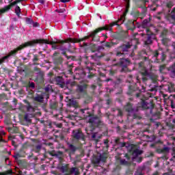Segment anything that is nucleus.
<instances>
[{
	"label": "nucleus",
	"mask_w": 175,
	"mask_h": 175,
	"mask_svg": "<svg viewBox=\"0 0 175 175\" xmlns=\"http://www.w3.org/2000/svg\"><path fill=\"white\" fill-rule=\"evenodd\" d=\"M77 42L75 38H68L65 40H59L55 41H49L44 39H36L31 41H28L27 46L33 47L36 44H51L52 46L53 50H61L62 55L66 57L67 59H70V58L74 60V56H68L66 51L70 52V44L69 43H76Z\"/></svg>",
	"instance_id": "nucleus-1"
},
{
	"label": "nucleus",
	"mask_w": 175,
	"mask_h": 175,
	"mask_svg": "<svg viewBox=\"0 0 175 175\" xmlns=\"http://www.w3.org/2000/svg\"><path fill=\"white\" fill-rule=\"evenodd\" d=\"M114 25L120 27V25L117 24V22H113L109 25H106L103 27L96 29L88 36H86L82 38H75V40H77L76 43H80L81 47H87L88 46V42H85V41L89 40V42H100V38L99 36H97L98 33L102 32V31H110V32H113V27H114ZM90 38H92V39L90 40Z\"/></svg>",
	"instance_id": "nucleus-2"
},
{
	"label": "nucleus",
	"mask_w": 175,
	"mask_h": 175,
	"mask_svg": "<svg viewBox=\"0 0 175 175\" xmlns=\"http://www.w3.org/2000/svg\"><path fill=\"white\" fill-rule=\"evenodd\" d=\"M154 107H155V104L153 100L146 101L145 100H142L139 106L136 109L133 108V104L131 103H127L124 106V110L128 113L129 116H131L134 113H137L142 109V110H149L148 115L154 116Z\"/></svg>",
	"instance_id": "nucleus-3"
},
{
	"label": "nucleus",
	"mask_w": 175,
	"mask_h": 175,
	"mask_svg": "<svg viewBox=\"0 0 175 175\" xmlns=\"http://www.w3.org/2000/svg\"><path fill=\"white\" fill-rule=\"evenodd\" d=\"M80 111L84 118H88L91 132H94L96 128H102V126H105V123L102 121V119L98 115H94V113L90 112L88 109H81Z\"/></svg>",
	"instance_id": "nucleus-4"
},
{
	"label": "nucleus",
	"mask_w": 175,
	"mask_h": 175,
	"mask_svg": "<svg viewBox=\"0 0 175 175\" xmlns=\"http://www.w3.org/2000/svg\"><path fill=\"white\" fill-rule=\"evenodd\" d=\"M27 47H28V44L26 42L21 44L19 46L14 49V50L10 51V53L7 55L3 56L0 59V65H2V64H5V62H8L10 57H14L17 55V54H18V51H21V50H24V49H27Z\"/></svg>",
	"instance_id": "nucleus-5"
},
{
	"label": "nucleus",
	"mask_w": 175,
	"mask_h": 175,
	"mask_svg": "<svg viewBox=\"0 0 175 175\" xmlns=\"http://www.w3.org/2000/svg\"><path fill=\"white\" fill-rule=\"evenodd\" d=\"M131 49H132V44H131L130 42L121 44L117 48V52L116 54V57H122V55H124V54H128Z\"/></svg>",
	"instance_id": "nucleus-6"
},
{
	"label": "nucleus",
	"mask_w": 175,
	"mask_h": 175,
	"mask_svg": "<svg viewBox=\"0 0 175 175\" xmlns=\"http://www.w3.org/2000/svg\"><path fill=\"white\" fill-rule=\"evenodd\" d=\"M60 170L62 173H64V175L80 174V172H79V168L76 167L69 168V164L62 165L60 168Z\"/></svg>",
	"instance_id": "nucleus-7"
},
{
	"label": "nucleus",
	"mask_w": 175,
	"mask_h": 175,
	"mask_svg": "<svg viewBox=\"0 0 175 175\" xmlns=\"http://www.w3.org/2000/svg\"><path fill=\"white\" fill-rule=\"evenodd\" d=\"M131 64V60L129 59L121 58L120 60L116 64H112L113 66H120L122 69L120 70L121 73H126L128 72V66Z\"/></svg>",
	"instance_id": "nucleus-8"
},
{
	"label": "nucleus",
	"mask_w": 175,
	"mask_h": 175,
	"mask_svg": "<svg viewBox=\"0 0 175 175\" xmlns=\"http://www.w3.org/2000/svg\"><path fill=\"white\" fill-rule=\"evenodd\" d=\"M72 137V139L77 142L81 141L85 142V135H84V133L81 131V129L73 130Z\"/></svg>",
	"instance_id": "nucleus-9"
},
{
	"label": "nucleus",
	"mask_w": 175,
	"mask_h": 175,
	"mask_svg": "<svg viewBox=\"0 0 175 175\" xmlns=\"http://www.w3.org/2000/svg\"><path fill=\"white\" fill-rule=\"evenodd\" d=\"M146 36L145 37L146 40H144L145 46H150L152 44V40L155 39V34L150 30V29H146Z\"/></svg>",
	"instance_id": "nucleus-10"
},
{
	"label": "nucleus",
	"mask_w": 175,
	"mask_h": 175,
	"mask_svg": "<svg viewBox=\"0 0 175 175\" xmlns=\"http://www.w3.org/2000/svg\"><path fill=\"white\" fill-rule=\"evenodd\" d=\"M51 157H53V158H57L59 159V161H63L64 160V152L61 150H50L47 152Z\"/></svg>",
	"instance_id": "nucleus-11"
},
{
	"label": "nucleus",
	"mask_w": 175,
	"mask_h": 175,
	"mask_svg": "<svg viewBox=\"0 0 175 175\" xmlns=\"http://www.w3.org/2000/svg\"><path fill=\"white\" fill-rule=\"evenodd\" d=\"M33 70L34 72H38L35 81H38V83H43L44 80V72L40 70V68L38 67H35Z\"/></svg>",
	"instance_id": "nucleus-12"
},
{
	"label": "nucleus",
	"mask_w": 175,
	"mask_h": 175,
	"mask_svg": "<svg viewBox=\"0 0 175 175\" xmlns=\"http://www.w3.org/2000/svg\"><path fill=\"white\" fill-rule=\"evenodd\" d=\"M129 152L131 154H132L133 157V159H136V157H137V155H142V150L137 149L136 148V146L135 145H131V148L129 150Z\"/></svg>",
	"instance_id": "nucleus-13"
},
{
	"label": "nucleus",
	"mask_w": 175,
	"mask_h": 175,
	"mask_svg": "<svg viewBox=\"0 0 175 175\" xmlns=\"http://www.w3.org/2000/svg\"><path fill=\"white\" fill-rule=\"evenodd\" d=\"M23 0H16L15 1L10 3L8 5H5L2 10L0 11L1 13H7L9 10L13 8L15 5H17V3H20V2H22Z\"/></svg>",
	"instance_id": "nucleus-14"
},
{
	"label": "nucleus",
	"mask_w": 175,
	"mask_h": 175,
	"mask_svg": "<svg viewBox=\"0 0 175 175\" xmlns=\"http://www.w3.org/2000/svg\"><path fill=\"white\" fill-rule=\"evenodd\" d=\"M167 20L170 24H174V25H175V8H174L171 12L167 15Z\"/></svg>",
	"instance_id": "nucleus-15"
},
{
	"label": "nucleus",
	"mask_w": 175,
	"mask_h": 175,
	"mask_svg": "<svg viewBox=\"0 0 175 175\" xmlns=\"http://www.w3.org/2000/svg\"><path fill=\"white\" fill-rule=\"evenodd\" d=\"M58 54H59V53L58 52H55L53 53V63L55 65H62L64 62V59L62 58V57H56Z\"/></svg>",
	"instance_id": "nucleus-16"
},
{
	"label": "nucleus",
	"mask_w": 175,
	"mask_h": 175,
	"mask_svg": "<svg viewBox=\"0 0 175 175\" xmlns=\"http://www.w3.org/2000/svg\"><path fill=\"white\" fill-rule=\"evenodd\" d=\"M55 81L57 85H59L60 88H65V79L61 76H57L55 77Z\"/></svg>",
	"instance_id": "nucleus-17"
},
{
	"label": "nucleus",
	"mask_w": 175,
	"mask_h": 175,
	"mask_svg": "<svg viewBox=\"0 0 175 175\" xmlns=\"http://www.w3.org/2000/svg\"><path fill=\"white\" fill-rule=\"evenodd\" d=\"M135 22L136 23V21H132L129 20L127 21V23L125 24L126 27L127 28L128 31H135L136 29V25H135Z\"/></svg>",
	"instance_id": "nucleus-18"
},
{
	"label": "nucleus",
	"mask_w": 175,
	"mask_h": 175,
	"mask_svg": "<svg viewBox=\"0 0 175 175\" xmlns=\"http://www.w3.org/2000/svg\"><path fill=\"white\" fill-rule=\"evenodd\" d=\"M89 47L91 49L92 53L99 51V50H102L103 49L102 46H98V44L94 43H90Z\"/></svg>",
	"instance_id": "nucleus-19"
},
{
	"label": "nucleus",
	"mask_w": 175,
	"mask_h": 175,
	"mask_svg": "<svg viewBox=\"0 0 175 175\" xmlns=\"http://www.w3.org/2000/svg\"><path fill=\"white\" fill-rule=\"evenodd\" d=\"M68 148L70 150V152H69L70 158H72V156L75 155V154L76 153V151L79 150V148H77L76 146L72 144H68Z\"/></svg>",
	"instance_id": "nucleus-20"
},
{
	"label": "nucleus",
	"mask_w": 175,
	"mask_h": 175,
	"mask_svg": "<svg viewBox=\"0 0 175 175\" xmlns=\"http://www.w3.org/2000/svg\"><path fill=\"white\" fill-rule=\"evenodd\" d=\"M125 2L126 3L125 12L120 16V18L119 19V21L124 20L125 17H126V13L129 12V8H131V0L125 1Z\"/></svg>",
	"instance_id": "nucleus-21"
},
{
	"label": "nucleus",
	"mask_w": 175,
	"mask_h": 175,
	"mask_svg": "<svg viewBox=\"0 0 175 175\" xmlns=\"http://www.w3.org/2000/svg\"><path fill=\"white\" fill-rule=\"evenodd\" d=\"M126 38V35L125 34V33H120L115 36V39L118 42L120 41L124 42V40H125Z\"/></svg>",
	"instance_id": "nucleus-22"
},
{
	"label": "nucleus",
	"mask_w": 175,
	"mask_h": 175,
	"mask_svg": "<svg viewBox=\"0 0 175 175\" xmlns=\"http://www.w3.org/2000/svg\"><path fill=\"white\" fill-rule=\"evenodd\" d=\"M169 151H170V148L165 146L163 148H157L156 152L157 154H169Z\"/></svg>",
	"instance_id": "nucleus-23"
},
{
	"label": "nucleus",
	"mask_w": 175,
	"mask_h": 175,
	"mask_svg": "<svg viewBox=\"0 0 175 175\" xmlns=\"http://www.w3.org/2000/svg\"><path fill=\"white\" fill-rule=\"evenodd\" d=\"M99 158L100 161L105 163L106 161H107V158H109V153H107V152H104L99 154Z\"/></svg>",
	"instance_id": "nucleus-24"
},
{
	"label": "nucleus",
	"mask_w": 175,
	"mask_h": 175,
	"mask_svg": "<svg viewBox=\"0 0 175 175\" xmlns=\"http://www.w3.org/2000/svg\"><path fill=\"white\" fill-rule=\"evenodd\" d=\"M23 102L26 105V109L27 111H35V108L32 107L29 101H28L27 100H23Z\"/></svg>",
	"instance_id": "nucleus-25"
},
{
	"label": "nucleus",
	"mask_w": 175,
	"mask_h": 175,
	"mask_svg": "<svg viewBox=\"0 0 175 175\" xmlns=\"http://www.w3.org/2000/svg\"><path fill=\"white\" fill-rule=\"evenodd\" d=\"M100 139H102V135L98 136V133H93L92 134V140H94V142H95L96 144L98 143Z\"/></svg>",
	"instance_id": "nucleus-26"
},
{
	"label": "nucleus",
	"mask_w": 175,
	"mask_h": 175,
	"mask_svg": "<svg viewBox=\"0 0 175 175\" xmlns=\"http://www.w3.org/2000/svg\"><path fill=\"white\" fill-rule=\"evenodd\" d=\"M33 100L38 103H43L44 102L42 94H37L35 97H33Z\"/></svg>",
	"instance_id": "nucleus-27"
},
{
	"label": "nucleus",
	"mask_w": 175,
	"mask_h": 175,
	"mask_svg": "<svg viewBox=\"0 0 175 175\" xmlns=\"http://www.w3.org/2000/svg\"><path fill=\"white\" fill-rule=\"evenodd\" d=\"M137 2H142L144 6L142 7V5H140L139 8H142L144 14L147 13V7H146V3L148 2V0H137Z\"/></svg>",
	"instance_id": "nucleus-28"
},
{
	"label": "nucleus",
	"mask_w": 175,
	"mask_h": 175,
	"mask_svg": "<svg viewBox=\"0 0 175 175\" xmlns=\"http://www.w3.org/2000/svg\"><path fill=\"white\" fill-rule=\"evenodd\" d=\"M169 71L170 72V76L173 79L175 77V62L169 68Z\"/></svg>",
	"instance_id": "nucleus-29"
},
{
	"label": "nucleus",
	"mask_w": 175,
	"mask_h": 175,
	"mask_svg": "<svg viewBox=\"0 0 175 175\" xmlns=\"http://www.w3.org/2000/svg\"><path fill=\"white\" fill-rule=\"evenodd\" d=\"M23 121H25V122H26V124H32V120L31 119V115L26 113L24 116Z\"/></svg>",
	"instance_id": "nucleus-30"
},
{
	"label": "nucleus",
	"mask_w": 175,
	"mask_h": 175,
	"mask_svg": "<svg viewBox=\"0 0 175 175\" xmlns=\"http://www.w3.org/2000/svg\"><path fill=\"white\" fill-rule=\"evenodd\" d=\"M86 88H87V85H85V84L79 85L77 87V92L83 93V92H84V90H86Z\"/></svg>",
	"instance_id": "nucleus-31"
},
{
	"label": "nucleus",
	"mask_w": 175,
	"mask_h": 175,
	"mask_svg": "<svg viewBox=\"0 0 175 175\" xmlns=\"http://www.w3.org/2000/svg\"><path fill=\"white\" fill-rule=\"evenodd\" d=\"M158 57H159V51L158 50H155L152 53V58H155L154 62H159V59H158Z\"/></svg>",
	"instance_id": "nucleus-32"
},
{
	"label": "nucleus",
	"mask_w": 175,
	"mask_h": 175,
	"mask_svg": "<svg viewBox=\"0 0 175 175\" xmlns=\"http://www.w3.org/2000/svg\"><path fill=\"white\" fill-rule=\"evenodd\" d=\"M32 151H33V152L39 153L40 151H42V145L39 144V145L35 146L33 148Z\"/></svg>",
	"instance_id": "nucleus-33"
},
{
	"label": "nucleus",
	"mask_w": 175,
	"mask_h": 175,
	"mask_svg": "<svg viewBox=\"0 0 175 175\" xmlns=\"http://www.w3.org/2000/svg\"><path fill=\"white\" fill-rule=\"evenodd\" d=\"M150 23V20L148 19H145L143 21V22L142 23V28H146V29H148V28H147L148 27V23Z\"/></svg>",
	"instance_id": "nucleus-34"
},
{
	"label": "nucleus",
	"mask_w": 175,
	"mask_h": 175,
	"mask_svg": "<svg viewBox=\"0 0 175 175\" xmlns=\"http://www.w3.org/2000/svg\"><path fill=\"white\" fill-rule=\"evenodd\" d=\"M86 68L89 70V75H88V79H94V77H95V75L91 72V70H92V67H86Z\"/></svg>",
	"instance_id": "nucleus-35"
},
{
	"label": "nucleus",
	"mask_w": 175,
	"mask_h": 175,
	"mask_svg": "<svg viewBox=\"0 0 175 175\" xmlns=\"http://www.w3.org/2000/svg\"><path fill=\"white\" fill-rule=\"evenodd\" d=\"M149 77L152 81H153V83H157L158 80V76H157L155 74H150Z\"/></svg>",
	"instance_id": "nucleus-36"
},
{
	"label": "nucleus",
	"mask_w": 175,
	"mask_h": 175,
	"mask_svg": "<svg viewBox=\"0 0 175 175\" xmlns=\"http://www.w3.org/2000/svg\"><path fill=\"white\" fill-rule=\"evenodd\" d=\"M135 90L133 85L129 86V91L127 92L128 95H131V96L133 95V92H135Z\"/></svg>",
	"instance_id": "nucleus-37"
},
{
	"label": "nucleus",
	"mask_w": 175,
	"mask_h": 175,
	"mask_svg": "<svg viewBox=\"0 0 175 175\" xmlns=\"http://www.w3.org/2000/svg\"><path fill=\"white\" fill-rule=\"evenodd\" d=\"M50 107L53 110H56L57 107H58V103H57V102L51 103Z\"/></svg>",
	"instance_id": "nucleus-38"
},
{
	"label": "nucleus",
	"mask_w": 175,
	"mask_h": 175,
	"mask_svg": "<svg viewBox=\"0 0 175 175\" xmlns=\"http://www.w3.org/2000/svg\"><path fill=\"white\" fill-rule=\"evenodd\" d=\"M26 88H31L32 90H34L35 83L29 81V83L26 84Z\"/></svg>",
	"instance_id": "nucleus-39"
},
{
	"label": "nucleus",
	"mask_w": 175,
	"mask_h": 175,
	"mask_svg": "<svg viewBox=\"0 0 175 175\" xmlns=\"http://www.w3.org/2000/svg\"><path fill=\"white\" fill-rule=\"evenodd\" d=\"M15 13L18 17H20V14H21V8L18 5H16L15 8Z\"/></svg>",
	"instance_id": "nucleus-40"
},
{
	"label": "nucleus",
	"mask_w": 175,
	"mask_h": 175,
	"mask_svg": "<svg viewBox=\"0 0 175 175\" xmlns=\"http://www.w3.org/2000/svg\"><path fill=\"white\" fill-rule=\"evenodd\" d=\"M131 117H133V120H141L142 118V116L137 115L136 112H134L133 113H132Z\"/></svg>",
	"instance_id": "nucleus-41"
},
{
	"label": "nucleus",
	"mask_w": 175,
	"mask_h": 175,
	"mask_svg": "<svg viewBox=\"0 0 175 175\" xmlns=\"http://www.w3.org/2000/svg\"><path fill=\"white\" fill-rule=\"evenodd\" d=\"M104 47L106 49H111V47H113V43H111V42H106L104 44Z\"/></svg>",
	"instance_id": "nucleus-42"
},
{
	"label": "nucleus",
	"mask_w": 175,
	"mask_h": 175,
	"mask_svg": "<svg viewBox=\"0 0 175 175\" xmlns=\"http://www.w3.org/2000/svg\"><path fill=\"white\" fill-rule=\"evenodd\" d=\"M169 38H167V37H164L161 39V43L164 44V46H166V44L169 43Z\"/></svg>",
	"instance_id": "nucleus-43"
},
{
	"label": "nucleus",
	"mask_w": 175,
	"mask_h": 175,
	"mask_svg": "<svg viewBox=\"0 0 175 175\" xmlns=\"http://www.w3.org/2000/svg\"><path fill=\"white\" fill-rule=\"evenodd\" d=\"M120 163L122 165H124V166H131V163H129V161H127L125 159L120 160Z\"/></svg>",
	"instance_id": "nucleus-44"
},
{
	"label": "nucleus",
	"mask_w": 175,
	"mask_h": 175,
	"mask_svg": "<svg viewBox=\"0 0 175 175\" xmlns=\"http://www.w3.org/2000/svg\"><path fill=\"white\" fill-rule=\"evenodd\" d=\"M72 68H73V64H68V75H73V69H72Z\"/></svg>",
	"instance_id": "nucleus-45"
},
{
	"label": "nucleus",
	"mask_w": 175,
	"mask_h": 175,
	"mask_svg": "<svg viewBox=\"0 0 175 175\" xmlns=\"http://www.w3.org/2000/svg\"><path fill=\"white\" fill-rule=\"evenodd\" d=\"M100 157H94V159H93V163L95 164V165H99V163H100Z\"/></svg>",
	"instance_id": "nucleus-46"
},
{
	"label": "nucleus",
	"mask_w": 175,
	"mask_h": 175,
	"mask_svg": "<svg viewBox=\"0 0 175 175\" xmlns=\"http://www.w3.org/2000/svg\"><path fill=\"white\" fill-rule=\"evenodd\" d=\"M10 174H13V170H7L6 172H0V175H10Z\"/></svg>",
	"instance_id": "nucleus-47"
},
{
	"label": "nucleus",
	"mask_w": 175,
	"mask_h": 175,
	"mask_svg": "<svg viewBox=\"0 0 175 175\" xmlns=\"http://www.w3.org/2000/svg\"><path fill=\"white\" fill-rule=\"evenodd\" d=\"M172 98H174V99L170 100V105L172 109H175V95L172 96Z\"/></svg>",
	"instance_id": "nucleus-48"
},
{
	"label": "nucleus",
	"mask_w": 175,
	"mask_h": 175,
	"mask_svg": "<svg viewBox=\"0 0 175 175\" xmlns=\"http://www.w3.org/2000/svg\"><path fill=\"white\" fill-rule=\"evenodd\" d=\"M91 102H92V97H87L85 100H84V103L85 105H88V103H91Z\"/></svg>",
	"instance_id": "nucleus-49"
},
{
	"label": "nucleus",
	"mask_w": 175,
	"mask_h": 175,
	"mask_svg": "<svg viewBox=\"0 0 175 175\" xmlns=\"http://www.w3.org/2000/svg\"><path fill=\"white\" fill-rule=\"evenodd\" d=\"M26 23L28 24V25H32V24H33V20L30 18H26Z\"/></svg>",
	"instance_id": "nucleus-50"
},
{
	"label": "nucleus",
	"mask_w": 175,
	"mask_h": 175,
	"mask_svg": "<svg viewBox=\"0 0 175 175\" xmlns=\"http://www.w3.org/2000/svg\"><path fill=\"white\" fill-rule=\"evenodd\" d=\"M161 36L162 38H167V30H166V29L163 30V31L161 33Z\"/></svg>",
	"instance_id": "nucleus-51"
},
{
	"label": "nucleus",
	"mask_w": 175,
	"mask_h": 175,
	"mask_svg": "<svg viewBox=\"0 0 175 175\" xmlns=\"http://www.w3.org/2000/svg\"><path fill=\"white\" fill-rule=\"evenodd\" d=\"M166 69V65L163 64L159 66V70L160 73H163V70Z\"/></svg>",
	"instance_id": "nucleus-52"
},
{
	"label": "nucleus",
	"mask_w": 175,
	"mask_h": 175,
	"mask_svg": "<svg viewBox=\"0 0 175 175\" xmlns=\"http://www.w3.org/2000/svg\"><path fill=\"white\" fill-rule=\"evenodd\" d=\"M167 90L170 92H175L174 86H173L172 85H168Z\"/></svg>",
	"instance_id": "nucleus-53"
},
{
	"label": "nucleus",
	"mask_w": 175,
	"mask_h": 175,
	"mask_svg": "<svg viewBox=\"0 0 175 175\" xmlns=\"http://www.w3.org/2000/svg\"><path fill=\"white\" fill-rule=\"evenodd\" d=\"M41 95L43 97V100H44V99H49V98H50V94L49 93H42Z\"/></svg>",
	"instance_id": "nucleus-54"
},
{
	"label": "nucleus",
	"mask_w": 175,
	"mask_h": 175,
	"mask_svg": "<svg viewBox=\"0 0 175 175\" xmlns=\"http://www.w3.org/2000/svg\"><path fill=\"white\" fill-rule=\"evenodd\" d=\"M166 6H167V8L170 9V8H173V6H174V3H173V1H169L167 3Z\"/></svg>",
	"instance_id": "nucleus-55"
},
{
	"label": "nucleus",
	"mask_w": 175,
	"mask_h": 175,
	"mask_svg": "<svg viewBox=\"0 0 175 175\" xmlns=\"http://www.w3.org/2000/svg\"><path fill=\"white\" fill-rule=\"evenodd\" d=\"M163 97L164 98L165 100H168V102H170L172 100V96H167V94H163Z\"/></svg>",
	"instance_id": "nucleus-56"
},
{
	"label": "nucleus",
	"mask_w": 175,
	"mask_h": 175,
	"mask_svg": "<svg viewBox=\"0 0 175 175\" xmlns=\"http://www.w3.org/2000/svg\"><path fill=\"white\" fill-rule=\"evenodd\" d=\"M7 95L5 93L0 94V101L1 100H4L7 98Z\"/></svg>",
	"instance_id": "nucleus-57"
},
{
	"label": "nucleus",
	"mask_w": 175,
	"mask_h": 175,
	"mask_svg": "<svg viewBox=\"0 0 175 175\" xmlns=\"http://www.w3.org/2000/svg\"><path fill=\"white\" fill-rule=\"evenodd\" d=\"M142 77H150V72L148 71L145 70L144 72H141Z\"/></svg>",
	"instance_id": "nucleus-58"
},
{
	"label": "nucleus",
	"mask_w": 175,
	"mask_h": 175,
	"mask_svg": "<svg viewBox=\"0 0 175 175\" xmlns=\"http://www.w3.org/2000/svg\"><path fill=\"white\" fill-rule=\"evenodd\" d=\"M116 73H117V70H113V69L109 70V75L110 76H114V75H116Z\"/></svg>",
	"instance_id": "nucleus-59"
},
{
	"label": "nucleus",
	"mask_w": 175,
	"mask_h": 175,
	"mask_svg": "<svg viewBox=\"0 0 175 175\" xmlns=\"http://www.w3.org/2000/svg\"><path fill=\"white\" fill-rule=\"evenodd\" d=\"M165 59H166V55L165 54L164 52H162L161 58V62H163Z\"/></svg>",
	"instance_id": "nucleus-60"
},
{
	"label": "nucleus",
	"mask_w": 175,
	"mask_h": 175,
	"mask_svg": "<svg viewBox=\"0 0 175 175\" xmlns=\"http://www.w3.org/2000/svg\"><path fill=\"white\" fill-rule=\"evenodd\" d=\"M39 61V55H33V62H38Z\"/></svg>",
	"instance_id": "nucleus-61"
},
{
	"label": "nucleus",
	"mask_w": 175,
	"mask_h": 175,
	"mask_svg": "<svg viewBox=\"0 0 175 175\" xmlns=\"http://www.w3.org/2000/svg\"><path fill=\"white\" fill-rule=\"evenodd\" d=\"M104 145L105 146L107 150L109 149V139H104Z\"/></svg>",
	"instance_id": "nucleus-62"
},
{
	"label": "nucleus",
	"mask_w": 175,
	"mask_h": 175,
	"mask_svg": "<svg viewBox=\"0 0 175 175\" xmlns=\"http://www.w3.org/2000/svg\"><path fill=\"white\" fill-rule=\"evenodd\" d=\"M18 153L20 154L21 155H22V157H25V150H23L22 148H21Z\"/></svg>",
	"instance_id": "nucleus-63"
},
{
	"label": "nucleus",
	"mask_w": 175,
	"mask_h": 175,
	"mask_svg": "<svg viewBox=\"0 0 175 175\" xmlns=\"http://www.w3.org/2000/svg\"><path fill=\"white\" fill-rule=\"evenodd\" d=\"M56 12H57V13H65L66 10H65V8H61L59 10H56Z\"/></svg>",
	"instance_id": "nucleus-64"
}]
</instances>
